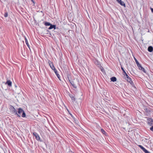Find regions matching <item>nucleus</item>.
<instances>
[{"label":"nucleus","mask_w":153,"mask_h":153,"mask_svg":"<svg viewBox=\"0 0 153 153\" xmlns=\"http://www.w3.org/2000/svg\"><path fill=\"white\" fill-rule=\"evenodd\" d=\"M48 63L51 68L52 69V70H53V71H54V72L56 75L57 77L60 80H61V79H60V76L58 73V72L56 70L54 66L53 65V63L51 61H49L48 62Z\"/></svg>","instance_id":"nucleus-1"},{"label":"nucleus","mask_w":153,"mask_h":153,"mask_svg":"<svg viewBox=\"0 0 153 153\" xmlns=\"http://www.w3.org/2000/svg\"><path fill=\"white\" fill-rule=\"evenodd\" d=\"M11 108V109L10 110L12 114L14 115H16L17 117H20V115L19 114L17 113V111L12 106Z\"/></svg>","instance_id":"nucleus-2"},{"label":"nucleus","mask_w":153,"mask_h":153,"mask_svg":"<svg viewBox=\"0 0 153 153\" xmlns=\"http://www.w3.org/2000/svg\"><path fill=\"white\" fill-rule=\"evenodd\" d=\"M134 59L135 62L139 69L142 71L144 73H146V71L144 68L142 67L141 64L139 63V62L136 59L134 58Z\"/></svg>","instance_id":"nucleus-3"},{"label":"nucleus","mask_w":153,"mask_h":153,"mask_svg":"<svg viewBox=\"0 0 153 153\" xmlns=\"http://www.w3.org/2000/svg\"><path fill=\"white\" fill-rule=\"evenodd\" d=\"M17 113L19 115H20L21 113H22V117H26V114L24 111L21 108H19L18 109V111H17Z\"/></svg>","instance_id":"nucleus-4"},{"label":"nucleus","mask_w":153,"mask_h":153,"mask_svg":"<svg viewBox=\"0 0 153 153\" xmlns=\"http://www.w3.org/2000/svg\"><path fill=\"white\" fill-rule=\"evenodd\" d=\"M147 119V123L149 126H151L153 125V119L151 118L145 117Z\"/></svg>","instance_id":"nucleus-5"},{"label":"nucleus","mask_w":153,"mask_h":153,"mask_svg":"<svg viewBox=\"0 0 153 153\" xmlns=\"http://www.w3.org/2000/svg\"><path fill=\"white\" fill-rule=\"evenodd\" d=\"M144 110L146 113V116H147L150 114L151 111L149 108H147L146 106H144Z\"/></svg>","instance_id":"nucleus-6"},{"label":"nucleus","mask_w":153,"mask_h":153,"mask_svg":"<svg viewBox=\"0 0 153 153\" xmlns=\"http://www.w3.org/2000/svg\"><path fill=\"white\" fill-rule=\"evenodd\" d=\"M33 135L35 137V138L38 141H41V140L40 139L39 136L38 134L36 132L33 133Z\"/></svg>","instance_id":"nucleus-7"},{"label":"nucleus","mask_w":153,"mask_h":153,"mask_svg":"<svg viewBox=\"0 0 153 153\" xmlns=\"http://www.w3.org/2000/svg\"><path fill=\"white\" fill-rule=\"evenodd\" d=\"M68 80L71 85L72 86L75 88H77V86L76 85V84H75L74 82V81H72L71 79H69V78H68Z\"/></svg>","instance_id":"nucleus-8"},{"label":"nucleus","mask_w":153,"mask_h":153,"mask_svg":"<svg viewBox=\"0 0 153 153\" xmlns=\"http://www.w3.org/2000/svg\"><path fill=\"white\" fill-rule=\"evenodd\" d=\"M138 146L143 150V151H144L145 153H151L149 151L143 147L142 146L139 145Z\"/></svg>","instance_id":"nucleus-9"},{"label":"nucleus","mask_w":153,"mask_h":153,"mask_svg":"<svg viewBox=\"0 0 153 153\" xmlns=\"http://www.w3.org/2000/svg\"><path fill=\"white\" fill-rule=\"evenodd\" d=\"M117 2L122 6L126 7V5L124 2L122 1L121 0H116Z\"/></svg>","instance_id":"nucleus-10"},{"label":"nucleus","mask_w":153,"mask_h":153,"mask_svg":"<svg viewBox=\"0 0 153 153\" xmlns=\"http://www.w3.org/2000/svg\"><path fill=\"white\" fill-rule=\"evenodd\" d=\"M49 26L50 27L48 28L49 30H51L52 29H56V26L55 25H52L51 24Z\"/></svg>","instance_id":"nucleus-11"},{"label":"nucleus","mask_w":153,"mask_h":153,"mask_svg":"<svg viewBox=\"0 0 153 153\" xmlns=\"http://www.w3.org/2000/svg\"><path fill=\"white\" fill-rule=\"evenodd\" d=\"M69 95L73 101H75V98L74 97V94H69Z\"/></svg>","instance_id":"nucleus-12"},{"label":"nucleus","mask_w":153,"mask_h":153,"mask_svg":"<svg viewBox=\"0 0 153 153\" xmlns=\"http://www.w3.org/2000/svg\"><path fill=\"white\" fill-rule=\"evenodd\" d=\"M5 84L7 85L9 87H11L12 86V82L10 80H7Z\"/></svg>","instance_id":"nucleus-13"},{"label":"nucleus","mask_w":153,"mask_h":153,"mask_svg":"<svg viewBox=\"0 0 153 153\" xmlns=\"http://www.w3.org/2000/svg\"><path fill=\"white\" fill-rule=\"evenodd\" d=\"M148 50L150 52H152L153 51V47L151 46H149L148 48Z\"/></svg>","instance_id":"nucleus-14"},{"label":"nucleus","mask_w":153,"mask_h":153,"mask_svg":"<svg viewBox=\"0 0 153 153\" xmlns=\"http://www.w3.org/2000/svg\"><path fill=\"white\" fill-rule=\"evenodd\" d=\"M121 68L123 71V73L124 74L123 75L124 76L125 75L126 76H128V75L127 74L125 70H124L122 66L121 67Z\"/></svg>","instance_id":"nucleus-15"},{"label":"nucleus","mask_w":153,"mask_h":153,"mask_svg":"<svg viewBox=\"0 0 153 153\" xmlns=\"http://www.w3.org/2000/svg\"><path fill=\"white\" fill-rule=\"evenodd\" d=\"M125 79H126L127 81L128 82L131 81V78L130 77H129L128 75V76H126Z\"/></svg>","instance_id":"nucleus-16"},{"label":"nucleus","mask_w":153,"mask_h":153,"mask_svg":"<svg viewBox=\"0 0 153 153\" xmlns=\"http://www.w3.org/2000/svg\"><path fill=\"white\" fill-rule=\"evenodd\" d=\"M43 23L46 26H49L51 24V23L49 22H43Z\"/></svg>","instance_id":"nucleus-17"},{"label":"nucleus","mask_w":153,"mask_h":153,"mask_svg":"<svg viewBox=\"0 0 153 153\" xmlns=\"http://www.w3.org/2000/svg\"><path fill=\"white\" fill-rule=\"evenodd\" d=\"M111 81L113 82H116L117 81V78L113 76L111 78Z\"/></svg>","instance_id":"nucleus-18"},{"label":"nucleus","mask_w":153,"mask_h":153,"mask_svg":"<svg viewBox=\"0 0 153 153\" xmlns=\"http://www.w3.org/2000/svg\"><path fill=\"white\" fill-rule=\"evenodd\" d=\"M25 43H26V45L29 48V49L30 50V45L28 44V41L27 39H26V38H25Z\"/></svg>","instance_id":"nucleus-19"},{"label":"nucleus","mask_w":153,"mask_h":153,"mask_svg":"<svg viewBox=\"0 0 153 153\" xmlns=\"http://www.w3.org/2000/svg\"><path fill=\"white\" fill-rule=\"evenodd\" d=\"M101 131L103 134H106V132L103 129H101Z\"/></svg>","instance_id":"nucleus-20"},{"label":"nucleus","mask_w":153,"mask_h":153,"mask_svg":"<svg viewBox=\"0 0 153 153\" xmlns=\"http://www.w3.org/2000/svg\"><path fill=\"white\" fill-rule=\"evenodd\" d=\"M129 82L132 86H134V84L132 80Z\"/></svg>","instance_id":"nucleus-21"},{"label":"nucleus","mask_w":153,"mask_h":153,"mask_svg":"<svg viewBox=\"0 0 153 153\" xmlns=\"http://www.w3.org/2000/svg\"><path fill=\"white\" fill-rule=\"evenodd\" d=\"M4 16L5 17H7L8 16V13L7 12L5 13Z\"/></svg>","instance_id":"nucleus-22"},{"label":"nucleus","mask_w":153,"mask_h":153,"mask_svg":"<svg viewBox=\"0 0 153 153\" xmlns=\"http://www.w3.org/2000/svg\"><path fill=\"white\" fill-rule=\"evenodd\" d=\"M151 127L150 128V129L152 131H153V125L151 126Z\"/></svg>","instance_id":"nucleus-23"},{"label":"nucleus","mask_w":153,"mask_h":153,"mask_svg":"<svg viewBox=\"0 0 153 153\" xmlns=\"http://www.w3.org/2000/svg\"><path fill=\"white\" fill-rule=\"evenodd\" d=\"M96 62H96L95 64L99 66H100V64H99V62L98 61H97Z\"/></svg>","instance_id":"nucleus-24"},{"label":"nucleus","mask_w":153,"mask_h":153,"mask_svg":"<svg viewBox=\"0 0 153 153\" xmlns=\"http://www.w3.org/2000/svg\"><path fill=\"white\" fill-rule=\"evenodd\" d=\"M151 10L152 12V13H153V8H151Z\"/></svg>","instance_id":"nucleus-25"},{"label":"nucleus","mask_w":153,"mask_h":153,"mask_svg":"<svg viewBox=\"0 0 153 153\" xmlns=\"http://www.w3.org/2000/svg\"><path fill=\"white\" fill-rule=\"evenodd\" d=\"M71 114V116L72 117H73V116H72V114Z\"/></svg>","instance_id":"nucleus-26"}]
</instances>
